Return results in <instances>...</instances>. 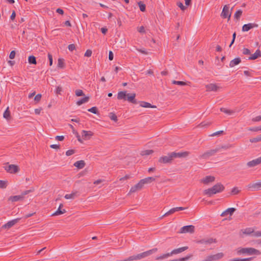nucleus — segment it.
<instances>
[{"instance_id":"58","label":"nucleus","mask_w":261,"mask_h":261,"mask_svg":"<svg viewBox=\"0 0 261 261\" xmlns=\"http://www.w3.org/2000/svg\"><path fill=\"white\" fill-rule=\"evenodd\" d=\"M34 191V189H33L32 190H26L25 191H23L22 194H21V195L23 196V197L24 198V196L28 194L29 193L33 192Z\"/></svg>"},{"instance_id":"43","label":"nucleus","mask_w":261,"mask_h":261,"mask_svg":"<svg viewBox=\"0 0 261 261\" xmlns=\"http://www.w3.org/2000/svg\"><path fill=\"white\" fill-rule=\"evenodd\" d=\"M242 11L241 10H239L236 12L234 15V17L237 20L240 19V17L241 16L242 14Z\"/></svg>"},{"instance_id":"38","label":"nucleus","mask_w":261,"mask_h":261,"mask_svg":"<svg viewBox=\"0 0 261 261\" xmlns=\"http://www.w3.org/2000/svg\"><path fill=\"white\" fill-rule=\"evenodd\" d=\"M138 5L141 12H144L146 11V5L143 3V2L140 1L138 2Z\"/></svg>"},{"instance_id":"61","label":"nucleus","mask_w":261,"mask_h":261,"mask_svg":"<svg viewBox=\"0 0 261 261\" xmlns=\"http://www.w3.org/2000/svg\"><path fill=\"white\" fill-rule=\"evenodd\" d=\"M261 120V115L256 116L252 118V121L253 122H258Z\"/></svg>"},{"instance_id":"28","label":"nucleus","mask_w":261,"mask_h":261,"mask_svg":"<svg viewBox=\"0 0 261 261\" xmlns=\"http://www.w3.org/2000/svg\"><path fill=\"white\" fill-rule=\"evenodd\" d=\"M215 190L218 191V193L224 191L225 187L221 183H218L213 187Z\"/></svg>"},{"instance_id":"15","label":"nucleus","mask_w":261,"mask_h":261,"mask_svg":"<svg viewBox=\"0 0 261 261\" xmlns=\"http://www.w3.org/2000/svg\"><path fill=\"white\" fill-rule=\"evenodd\" d=\"M207 91H217L220 87H218L216 84H210L205 86Z\"/></svg>"},{"instance_id":"37","label":"nucleus","mask_w":261,"mask_h":261,"mask_svg":"<svg viewBox=\"0 0 261 261\" xmlns=\"http://www.w3.org/2000/svg\"><path fill=\"white\" fill-rule=\"evenodd\" d=\"M4 118L9 120L11 118L10 112L9 107H7L3 114Z\"/></svg>"},{"instance_id":"48","label":"nucleus","mask_w":261,"mask_h":261,"mask_svg":"<svg viewBox=\"0 0 261 261\" xmlns=\"http://www.w3.org/2000/svg\"><path fill=\"white\" fill-rule=\"evenodd\" d=\"M109 117L112 120H113L115 122H116L118 120L117 116L114 113H110L109 114Z\"/></svg>"},{"instance_id":"33","label":"nucleus","mask_w":261,"mask_h":261,"mask_svg":"<svg viewBox=\"0 0 261 261\" xmlns=\"http://www.w3.org/2000/svg\"><path fill=\"white\" fill-rule=\"evenodd\" d=\"M89 97L88 96H86V97L82 98L80 100L77 101L76 102V105L78 106H81L83 103L88 102L89 101Z\"/></svg>"},{"instance_id":"10","label":"nucleus","mask_w":261,"mask_h":261,"mask_svg":"<svg viewBox=\"0 0 261 261\" xmlns=\"http://www.w3.org/2000/svg\"><path fill=\"white\" fill-rule=\"evenodd\" d=\"M261 164V156L256 159L253 160L251 161L248 162L247 163V166L248 167H253L259 164Z\"/></svg>"},{"instance_id":"21","label":"nucleus","mask_w":261,"mask_h":261,"mask_svg":"<svg viewBox=\"0 0 261 261\" xmlns=\"http://www.w3.org/2000/svg\"><path fill=\"white\" fill-rule=\"evenodd\" d=\"M63 206V204H60L58 210L55 213H54L51 216H58L65 213L66 212V210L65 209H62Z\"/></svg>"},{"instance_id":"1","label":"nucleus","mask_w":261,"mask_h":261,"mask_svg":"<svg viewBox=\"0 0 261 261\" xmlns=\"http://www.w3.org/2000/svg\"><path fill=\"white\" fill-rule=\"evenodd\" d=\"M237 254H247L248 255H252V254H256L260 255L261 252L253 248H238L237 250Z\"/></svg>"},{"instance_id":"47","label":"nucleus","mask_w":261,"mask_h":261,"mask_svg":"<svg viewBox=\"0 0 261 261\" xmlns=\"http://www.w3.org/2000/svg\"><path fill=\"white\" fill-rule=\"evenodd\" d=\"M172 83L173 84L177 85H179V86L187 85V83L183 81H177L173 80V81H172Z\"/></svg>"},{"instance_id":"2","label":"nucleus","mask_w":261,"mask_h":261,"mask_svg":"<svg viewBox=\"0 0 261 261\" xmlns=\"http://www.w3.org/2000/svg\"><path fill=\"white\" fill-rule=\"evenodd\" d=\"M220 150V148H216L214 149L208 150L199 156L200 159L207 160L210 156L214 155L217 152Z\"/></svg>"},{"instance_id":"46","label":"nucleus","mask_w":261,"mask_h":261,"mask_svg":"<svg viewBox=\"0 0 261 261\" xmlns=\"http://www.w3.org/2000/svg\"><path fill=\"white\" fill-rule=\"evenodd\" d=\"M254 232V230L252 228H247L245 229L244 231L243 232L244 233L249 235L252 234Z\"/></svg>"},{"instance_id":"22","label":"nucleus","mask_w":261,"mask_h":261,"mask_svg":"<svg viewBox=\"0 0 261 261\" xmlns=\"http://www.w3.org/2000/svg\"><path fill=\"white\" fill-rule=\"evenodd\" d=\"M261 57V51L259 49H257L255 53L251 55L249 58L248 60H254Z\"/></svg>"},{"instance_id":"60","label":"nucleus","mask_w":261,"mask_h":261,"mask_svg":"<svg viewBox=\"0 0 261 261\" xmlns=\"http://www.w3.org/2000/svg\"><path fill=\"white\" fill-rule=\"evenodd\" d=\"M48 58L49 61V65L51 66L53 64V57H52V55L49 53L48 54Z\"/></svg>"},{"instance_id":"4","label":"nucleus","mask_w":261,"mask_h":261,"mask_svg":"<svg viewBox=\"0 0 261 261\" xmlns=\"http://www.w3.org/2000/svg\"><path fill=\"white\" fill-rule=\"evenodd\" d=\"M4 168L5 169L10 173H16L19 170L18 166L13 164L8 165V163H7V165H6Z\"/></svg>"},{"instance_id":"51","label":"nucleus","mask_w":261,"mask_h":261,"mask_svg":"<svg viewBox=\"0 0 261 261\" xmlns=\"http://www.w3.org/2000/svg\"><path fill=\"white\" fill-rule=\"evenodd\" d=\"M191 256H192V255H190L187 256L185 257L176 259V261H186V260H188Z\"/></svg>"},{"instance_id":"3","label":"nucleus","mask_w":261,"mask_h":261,"mask_svg":"<svg viewBox=\"0 0 261 261\" xmlns=\"http://www.w3.org/2000/svg\"><path fill=\"white\" fill-rule=\"evenodd\" d=\"M173 160V158L172 153H168L167 155L162 156L159 159V162L163 164L171 163Z\"/></svg>"},{"instance_id":"31","label":"nucleus","mask_w":261,"mask_h":261,"mask_svg":"<svg viewBox=\"0 0 261 261\" xmlns=\"http://www.w3.org/2000/svg\"><path fill=\"white\" fill-rule=\"evenodd\" d=\"M155 178L153 177H148L144 179H141V181L143 184L150 183L155 180Z\"/></svg>"},{"instance_id":"26","label":"nucleus","mask_w":261,"mask_h":261,"mask_svg":"<svg viewBox=\"0 0 261 261\" xmlns=\"http://www.w3.org/2000/svg\"><path fill=\"white\" fill-rule=\"evenodd\" d=\"M23 199V196L20 195H16V196H10L9 198V200L11 201L12 202H16L18 201L22 200Z\"/></svg>"},{"instance_id":"54","label":"nucleus","mask_w":261,"mask_h":261,"mask_svg":"<svg viewBox=\"0 0 261 261\" xmlns=\"http://www.w3.org/2000/svg\"><path fill=\"white\" fill-rule=\"evenodd\" d=\"M68 48L70 51H72L75 49V45L74 44H69L68 46Z\"/></svg>"},{"instance_id":"52","label":"nucleus","mask_w":261,"mask_h":261,"mask_svg":"<svg viewBox=\"0 0 261 261\" xmlns=\"http://www.w3.org/2000/svg\"><path fill=\"white\" fill-rule=\"evenodd\" d=\"M41 97H42V95L41 94H37L35 96V98H34V100L36 102H38L39 101H40L41 99Z\"/></svg>"},{"instance_id":"13","label":"nucleus","mask_w":261,"mask_h":261,"mask_svg":"<svg viewBox=\"0 0 261 261\" xmlns=\"http://www.w3.org/2000/svg\"><path fill=\"white\" fill-rule=\"evenodd\" d=\"M217 241L215 239L213 238H209L207 239H203L197 241V243L202 244H211L213 243H216Z\"/></svg>"},{"instance_id":"6","label":"nucleus","mask_w":261,"mask_h":261,"mask_svg":"<svg viewBox=\"0 0 261 261\" xmlns=\"http://www.w3.org/2000/svg\"><path fill=\"white\" fill-rule=\"evenodd\" d=\"M247 188L251 191H258L261 190V180L257 182L250 183Z\"/></svg>"},{"instance_id":"57","label":"nucleus","mask_w":261,"mask_h":261,"mask_svg":"<svg viewBox=\"0 0 261 261\" xmlns=\"http://www.w3.org/2000/svg\"><path fill=\"white\" fill-rule=\"evenodd\" d=\"M177 5L183 11L186 9V7L180 2L177 3Z\"/></svg>"},{"instance_id":"27","label":"nucleus","mask_w":261,"mask_h":261,"mask_svg":"<svg viewBox=\"0 0 261 261\" xmlns=\"http://www.w3.org/2000/svg\"><path fill=\"white\" fill-rule=\"evenodd\" d=\"M241 62V60L240 58H236L232 60H231L229 63V66L230 67H233L234 66L238 65Z\"/></svg>"},{"instance_id":"45","label":"nucleus","mask_w":261,"mask_h":261,"mask_svg":"<svg viewBox=\"0 0 261 261\" xmlns=\"http://www.w3.org/2000/svg\"><path fill=\"white\" fill-rule=\"evenodd\" d=\"M8 186V181L7 180H0V188L5 189Z\"/></svg>"},{"instance_id":"29","label":"nucleus","mask_w":261,"mask_h":261,"mask_svg":"<svg viewBox=\"0 0 261 261\" xmlns=\"http://www.w3.org/2000/svg\"><path fill=\"white\" fill-rule=\"evenodd\" d=\"M74 166L77 168L78 169H82L85 166V161L83 160L76 161L74 163Z\"/></svg>"},{"instance_id":"39","label":"nucleus","mask_w":261,"mask_h":261,"mask_svg":"<svg viewBox=\"0 0 261 261\" xmlns=\"http://www.w3.org/2000/svg\"><path fill=\"white\" fill-rule=\"evenodd\" d=\"M153 152V150H145L142 151L140 154L142 156L148 155L152 154Z\"/></svg>"},{"instance_id":"44","label":"nucleus","mask_w":261,"mask_h":261,"mask_svg":"<svg viewBox=\"0 0 261 261\" xmlns=\"http://www.w3.org/2000/svg\"><path fill=\"white\" fill-rule=\"evenodd\" d=\"M88 112L92 113L95 114H99L98 109L96 107H93L88 110Z\"/></svg>"},{"instance_id":"36","label":"nucleus","mask_w":261,"mask_h":261,"mask_svg":"<svg viewBox=\"0 0 261 261\" xmlns=\"http://www.w3.org/2000/svg\"><path fill=\"white\" fill-rule=\"evenodd\" d=\"M58 67L60 68H64L65 67L64 59L63 58H59L58 60Z\"/></svg>"},{"instance_id":"16","label":"nucleus","mask_w":261,"mask_h":261,"mask_svg":"<svg viewBox=\"0 0 261 261\" xmlns=\"http://www.w3.org/2000/svg\"><path fill=\"white\" fill-rule=\"evenodd\" d=\"M135 93L127 94L126 100L131 103L137 104L138 102L137 100L135 99Z\"/></svg>"},{"instance_id":"14","label":"nucleus","mask_w":261,"mask_h":261,"mask_svg":"<svg viewBox=\"0 0 261 261\" xmlns=\"http://www.w3.org/2000/svg\"><path fill=\"white\" fill-rule=\"evenodd\" d=\"M230 15L231 14H229V7L228 5H225L223 8L221 16L223 18H226L227 17L229 18L230 17Z\"/></svg>"},{"instance_id":"63","label":"nucleus","mask_w":261,"mask_h":261,"mask_svg":"<svg viewBox=\"0 0 261 261\" xmlns=\"http://www.w3.org/2000/svg\"><path fill=\"white\" fill-rule=\"evenodd\" d=\"M252 236L256 237H261V231H254L252 233Z\"/></svg>"},{"instance_id":"49","label":"nucleus","mask_w":261,"mask_h":261,"mask_svg":"<svg viewBox=\"0 0 261 261\" xmlns=\"http://www.w3.org/2000/svg\"><path fill=\"white\" fill-rule=\"evenodd\" d=\"M242 53L245 55H249L251 54V51L248 48H244L242 49Z\"/></svg>"},{"instance_id":"12","label":"nucleus","mask_w":261,"mask_h":261,"mask_svg":"<svg viewBox=\"0 0 261 261\" xmlns=\"http://www.w3.org/2000/svg\"><path fill=\"white\" fill-rule=\"evenodd\" d=\"M258 27V24L255 23H249L248 24H244L242 27V31L243 32H248L251 29L254 28H257Z\"/></svg>"},{"instance_id":"62","label":"nucleus","mask_w":261,"mask_h":261,"mask_svg":"<svg viewBox=\"0 0 261 261\" xmlns=\"http://www.w3.org/2000/svg\"><path fill=\"white\" fill-rule=\"evenodd\" d=\"M56 140L60 141H62L64 139V136H57L55 137Z\"/></svg>"},{"instance_id":"55","label":"nucleus","mask_w":261,"mask_h":261,"mask_svg":"<svg viewBox=\"0 0 261 261\" xmlns=\"http://www.w3.org/2000/svg\"><path fill=\"white\" fill-rule=\"evenodd\" d=\"M92 51L91 49H87L85 53L84 56L85 57H91L92 55Z\"/></svg>"},{"instance_id":"19","label":"nucleus","mask_w":261,"mask_h":261,"mask_svg":"<svg viewBox=\"0 0 261 261\" xmlns=\"http://www.w3.org/2000/svg\"><path fill=\"white\" fill-rule=\"evenodd\" d=\"M212 261H217L221 259L224 256L222 252L218 253L216 254L210 255Z\"/></svg>"},{"instance_id":"50","label":"nucleus","mask_w":261,"mask_h":261,"mask_svg":"<svg viewBox=\"0 0 261 261\" xmlns=\"http://www.w3.org/2000/svg\"><path fill=\"white\" fill-rule=\"evenodd\" d=\"M75 95L77 96H81L84 95V93L82 90H80V89L76 90L75 91Z\"/></svg>"},{"instance_id":"7","label":"nucleus","mask_w":261,"mask_h":261,"mask_svg":"<svg viewBox=\"0 0 261 261\" xmlns=\"http://www.w3.org/2000/svg\"><path fill=\"white\" fill-rule=\"evenodd\" d=\"M20 219H21V218H16V219L12 220L11 221H9L7 223H6L4 225H3L2 226V228H5V229H10L12 226H13L15 224L17 223Z\"/></svg>"},{"instance_id":"30","label":"nucleus","mask_w":261,"mask_h":261,"mask_svg":"<svg viewBox=\"0 0 261 261\" xmlns=\"http://www.w3.org/2000/svg\"><path fill=\"white\" fill-rule=\"evenodd\" d=\"M140 106L143 108H156V107L154 105H151L150 103L145 101H141Z\"/></svg>"},{"instance_id":"42","label":"nucleus","mask_w":261,"mask_h":261,"mask_svg":"<svg viewBox=\"0 0 261 261\" xmlns=\"http://www.w3.org/2000/svg\"><path fill=\"white\" fill-rule=\"evenodd\" d=\"M249 141L251 143H256L261 141V136L260 135H259L257 136L256 137L250 139Z\"/></svg>"},{"instance_id":"8","label":"nucleus","mask_w":261,"mask_h":261,"mask_svg":"<svg viewBox=\"0 0 261 261\" xmlns=\"http://www.w3.org/2000/svg\"><path fill=\"white\" fill-rule=\"evenodd\" d=\"M144 185L143 184L141 180H140L138 184H136L135 186H133L130 188L129 193H135L137 191L141 190L143 187Z\"/></svg>"},{"instance_id":"41","label":"nucleus","mask_w":261,"mask_h":261,"mask_svg":"<svg viewBox=\"0 0 261 261\" xmlns=\"http://www.w3.org/2000/svg\"><path fill=\"white\" fill-rule=\"evenodd\" d=\"M220 111H221V112H223L228 115H231L232 114H233L234 112V111H233L232 110H228L224 108H221L220 109Z\"/></svg>"},{"instance_id":"24","label":"nucleus","mask_w":261,"mask_h":261,"mask_svg":"<svg viewBox=\"0 0 261 261\" xmlns=\"http://www.w3.org/2000/svg\"><path fill=\"white\" fill-rule=\"evenodd\" d=\"M215 177L212 176H206L202 179V182L204 184H207L215 180Z\"/></svg>"},{"instance_id":"35","label":"nucleus","mask_w":261,"mask_h":261,"mask_svg":"<svg viewBox=\"0 0 261 261\" xmlns=\"http://www.w3.org/2000/svg\"><path fill=\"white\" fill-rule=\"evenodd\" d=\"M28 62L30 64L36 65L37 64L36 57L33 55L30 56L28 58Z\"/></svg>"},{"instance_id":"20","label":"nucleus","mask_w":261,"mask_h":261,"mask_svg":"<svg viewBox=\"0 0 261 261\" xmlns=\"http://www.w3.org/2000/svg\"><path fill=\"white\" fill-rule=\"evenodd\" d=\"M236 211V208L234 207L228 208L221 214V216L224 217L227 214H229L230 216H232Z\"/></svg>"},{"instance_id":"18","label":"nucleus","mask_w":261,"mask_h":261,"mask_svg":"<svg viewBox=\"0 0 261 261\" xmlns=\"http://www.w3.org/2000/svg\"><path fill=\"white\" fill-rule=\"evenodd\" d=\"M93 135V133L91 131L82 130V138L84 140H87Z\"/></svg>"},{"instance_id":"5","label":"nucleus","mask_w":261,"mask_h":261,"mask_svg":"<svg viewBox=\"0 0 261 261\" xmlns=\"http://www.w3.org/2000/svg\"><path fill=\"white\" fill-rule=\"evenodd\" d=\"M194 228L195 227L192 225L184 226L180 229L179 233H185L189 232L192 233L194 232Z\"/></svg>"},{"instance_id":"53","label":"nucleus","mask_w":261,"mask_h":261,"mask_svg":"<svg viewBox=\"0 0 261 261\" xmlns=\"http://www.w3.org/2000/svg\"><path fill=\"white\" fill-rule=\"evenodd\" d=\"M248 130L252 132H258L260 130L259 126L250 127Z\"/></svg>"},{"instance_id":"59","label":"nucleus","mask_w":261,"mask_h":261,"mask_svg":"<svg viewBox=\"0 0 261 261\" xmlns=\"http://www.w3.org/2000/svg\"><path fill=\"white\" fill-rule=\"evenodd\" d=\"M15 54H16V53H15V50L11 51L9 55L10 59H13L15 57Z\"/></svg>"},{"instance_id":"23","label":"nucleus","mask_w":261,"mask_h":261,"mask_svg":"<svg viewBox=\"0 0 261 261\" xmlns=\"http://www.w3.org/2000/svg\"><path fill=\"white\" fill-rule=\"evenodd\" d=\"M188 249V246H185V247H181V248H179L175 249L173 250L170 252V254L171 255L175 254H178V253H181V252H182L187 250Z\"/></svg>"},{"instance_id":"34","label":"nucleus","mask_w":261,"mask_h":261,"mask_svg":"<svg viewBox=\"0 0 261 261\" xmlns=\"http://www.w3.org/2000/svg\"><path fill=\"white\" fill-rule=\"evenodd\" d=\"M77 192H72L71 194H66L65 196V198L67 199H74L75 197L77 196Z\"/></svg>"},{"instance_id":"9","label":"nucleus","mask_w":261,"mask_h":261,"mask_svg":"<svg viewBox=\"0 0 261 261\" xmlns=\"http://www.w3.org/2000/svg\"><path fill=\"white\" fill-rule=\"evenodd\" d=\"M172 155L173 156V159L175 158H186L189 155L190 152L188 151H184L181 152H172Z\"/></svg>"},{"instance_id":"64","label":"nucleus","mask_w":261,"mask_h":261,"mask_svg":"<svg viewBox=\"0 0 261 261\" xmlns=\"http://www.w3.org/2000/svg\"><path fill=\"white\" fill-rule=\"evenodd\" d=\"M113 58H114V55H113V53L112 51H109V59L110 60V61H112L113 60Z\"/></svg>"},{"instance_id":"25","label":"nucleus","mask_w":261,"mask_h":261,"mask_svg":"<svg viewBox=\"0 0 261 261\" xmlns=\"http://www.w3.org/2000/svg\"><path fill=\"white\" fill-rule=\"evenodd\" d=\"M126 91H120L118 92L117 95V99L119 100L123 99L124 100H126L127 97Z\"/></svg>"},{"instance_id":"11","label":"nucleus","mask_w":261,"mask_h":261,"mask_svg":"<svg viewBox=\"0 0 261 261\" xmlns=\"http://www.w3.org/2000/svg\"><path fill=\"white\" fill-rule=\"evenodd\" d=\"M187 207H174V208H172L171 209H170L169 211H168L167 212H166L163 216L162 217H164V216H168L171 214H173L174 213L176 212H177V211H182V210H185L186 209H187Z\"/></svg>"},{"instance_id":"40","label":"nucleus","mask_w":261,"mask_h":261,"mask_svg":"<svg viewBox=\"0 0 261 261\" xmlns=\"http://www.w3.org/2000/svg\"><path fill=\"white\" fill-rule=\"evenodd\" d=\"M240 191L241 190L238 187H234L231 190L230 195H235L238 194Z\"/></svg>"},{"instance_id":"17","label":"nucleus","mask_w":261,"mask_h":261,"mask_svg":"<svg viewBox=\"0 0 261 261\" xmlns=\"http://www.w3.org/2000/svg\"><path fill=\"white\" fill-rule=\"evenodd\" d=\"M203 193L205 195L211 197L213 195L218 193V191L215 190V188L212 187L211 188L205 190Z\"/></svg>"},{"instance_id":"56","label":"nucleus","mask_w":261,"mask_h":261,"mask_svg":"<svg viewBox=\"0 0 261 261\" xmlns=\"http://www.w3.org/2000/svg\"><path fill=\"white\" fill-rule=\"evenodd\" d=\"M75 153V150H73V149H70V150H68L66 152V155L67 156H70L73 154H74Z\"/></svg>"},{"instance_id":"32","label":"nucleus","mask_w":261,"mask_h":261,"mask_svg":"<svg viewBox=\"0 0 261 261\" xmlns=\"http://www.w3.org/2000/svg\"><path fill=\"white\" fill-rule=\"evenodd\" d=\"M171 255H172L170 254V253H167L163 254L162 255H160V256L156 257L155 259L156 260H162V259H163L164 258H167L169 256H170Z\"/></svg>"}]
</instances>
